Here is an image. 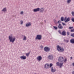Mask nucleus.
Masks as SVG:
<instances>
[{"label": "nucleus", "mask_w": 74, "mask_h": 74, "mask_svg": "<svg viewBox=\"0 0 74 74\" xmlns=\"http://www.w3.org/2000/svg\"><path fill=\"white\" fill-rule=\"evenodd\" d=\"M62 34L64 36H66V32H65V31H63L62 33Z\"/></svg>", "instance_id": "obj_19"}, {"label": "nucleus", "mask_w": 74, "mask_h": 74, "mask_svg": "<svg viewBox=\"0 0 74 74\" xmlns=\"http://www.w3.org/2000/svg\"><path fill=\"white\" fill-rule=\"evenodd\" d=\"M54 22H55V23H56V20H55Z\"/></svg>", "instance_id": "obj_43"}, {"label": "nucleus", "mask_w": 74, "mask_h": 74, "mask_svg": "<svg viewBox=\"0 0 74 74\" xmlns=\"http://www.w3.org/2000/svg\"><path fill=\"white\" fill-rule=\"evenodd\" d=\"M61 48V47L59 45L57 46V49L58 51H59Z\"/></svg>", "instance_id": "obj_14"}, {"label": "nucleus", "mask_w": 74, "mask_h": 74, "mask_svg": "<svg viewBox=\"0 0 74 74\" xmlns=\"http://www.w3.org/2000/svg\"><path fill=\"white\" fill-rule=\"evenodd\" d=\"M72 28H73V27H69V29H71Z\"/></svg>", "instance_id": "obj_40"}, {"label": "nucleus", "mask_w": 74, "mask_h": 74, "mask_svg": "<svg viewBox=\"0 0 74 74\" xmlns=\"http://www.w3.org/2000/svg\"><path fill=\"white\" fill-rule=\"evenodd\" d=\"M32 25V23L30 22H28L25 25L26 27H30Z\"/></svg>", "instance_id": "obj_8"}, {"label": "nucleus", "mask_w": 74, "mask_h": 74, "mask_svg": "<svg viewBox=\"0 0 74 74\" xmlns=\"http://www.w3.org/2000/svg\"><path fill=\"white\" fill-rule=\"evenodd\" d=\"M40 9L39 8L35 9L33 10V11L34 12H38L40 11Z\"/></svg>", "instance_id": "obj_9"}, {"label": "nucleus", "mask_w": 74, "mask_h": 74, "mask_svg": "<svg viewBox=\"0 0 74 74\" xmlns=\"http://www.w3.org/2000/svg\"><path fill=\"white\" fill-rule=\"evenodd\" d=\"M20 23L21 25H23V21L22 20H21L20 21Z\"/></svg>", "instance_id": "obj_25"}, {"label": "nucleus", "mask_w": 74, "mask_h": 74, "mask_svg": "<svg viewBox=\"0 0 74 74\" xmlns=\"http://www.w3.org/2000/svg\"><path fill=\"white\" fill-rule=\"evenodd\" d=\"M26 39H27L26 36H24L23 38V41H25V40H26Z\"/></svg>", "instance_id": "obj_17"}, {"label": "nucleus", "mask_w": 74, "mask_h": 74, "mask_svg": "<svg viewBox=\"0 0 74 74\" xmlns=\"http://www.w3.org/2000/svg\"><path fill=\"white\" fill-rule=\"evenodd\" d=\"M36 59L38 61L40 62L42 60V57L40 56H38L36 58Z\"/></svg>", "instance_id": "obj_6"}, {"label": "nucleus", "mask_w": 74, "mask_h": 74, "mask_svg": "<svg viewBox=\"0 0 74 74\" xmlns=\"http://www.w3.org/2000/svg\"><path fill=\"white\" fill-rule=\"evenodd\" d=\"M64 41H65L66 42H69V40H64Z\"/></svg>", "instance_id": "obj_32"}, {"label": "nucleus", "mask_w": 74, "mask_h": 74, "mask_svg": "<svg viewBox=\"0 0 74 74\" xmlns=\"http://www.w3.org/2000/svg\"><path fill=\"white\" fill-rule=\"evenodd\" d=\"M9 40H10V42L13 43L16 40V38L15 36H13L12 35H11L9 36Z\"/></svg>", "instance_id": "obj_1"}, {"label": "nucleus", "mask_w": 74, "mask_h": 74, "mask_svg": "<svg viewBox=\"0 0 74 74\" xmlns=\"http://www.w3.org/2000/svg\"><path fill=\"white\" fill-rule=\"evenodd\" d=\"M58 32H59V33H60V34H61V32L59 30V31H58Z\"/></svg>", "instance_id": "obj_38"}, {"label": "nucleus", "mask_w": 74, "mask_h": 74, "mask_svg": "<svg viewBox=\"0 0 74 74\" xmlns=\"http://www.w3.org/2000/svg\"><path fill=\"white\" fill-rule=\"evenodd\" d=\"M72 21H73V22H74V18H72Z\"/></svg>", "instance_id": "obj_36"}, {"label": "nucleus", "mask_w": 74, "mask_h": 74, "mask_svg": "<svg viewBox=\"0 0 74 74\" xmlns=\"http://www.w3.org/2000/svg\"><path fill=\"white\" fill-rule=\"evenodd\" d=\"M20 58L21 59H23V60H25L26 59V56H25L23 55L21 57H20Z\"/></svg>", "instance_id": "obj_10"}, {"label": "nucleus", "mask_w": 74, "mask_h": 74, "mask_svg": "<svg viewBox=\"0 0 74 74\" xmlns=\"http://www.w3.org/2000/svg\"><path fill=\"white\" fill-rule=\"evenodd\" d=\"M72 65L73 66H74V62L72 63Z\"/></svg>", "instance_id": "obj_39"}, {"label": "nucleus", "mask_w": 74, "mask_h": 74, "mask_svg": "<svg viewBox=\"0 0 74 74\" xmlns=\"http://www.w3.org/2000/svg\"><path fill=\"white\" fill-rule=\"evenodd\" d=\"M42 39V36L41 35L38 34L36 37V40H41Z\"/></svg>", "instance_id": "obj_2"}, {"label": "nucleus", "mask_w": 74, "mask_h": 74, "mask_svg": "<svg viewBox=\"0 0 74 74\" xmlns=\"http://www.w3.org/2000/svg\"><path fill=\"white\" fill-rule=\"evenodd\" d=\"M71 1V0H67V3L68 4H69L70 3V2Z\"/></svg>", "instance_id": "obj_23"}, {"label": "nucleus", "mask_w": 74, "mask_h": 74, "mask_svg": "<svg viewBox=\"0 0 74 74\" xmlns=\"http://www.w3.org/2000/svg\"><path fill=\"white\" fill-rule=\"evenodd\" d=\"M53 27L56 30L58 29V27L56 26H53Z\"/></svg>", "instance_id": "obj_27"}, {"label": "nucleus", "mask_w": 74, "mask_h": 74, "mask_svg": "<svg viewBox=\"0 0 74 74\" xmlns=\"http://www.w3.org/2000/svg\"><path fill=\"white\" fill-rule=\"evenodd\" d=\"M70 20V17H68L67 19V17H65L64 18V21H65V23H66V22H69Z\"/></svg>", "instance_id": "obj_4"}, {"label": "nucleus", "mask_w": 74, "mask_h": 74, "mask_svg": "<svg viewBox=\"0 0 74 74\" xmlns=\"http://www.w3.org/2000/svg\"><path fill=\"white\" fill-rule=\"evenodd\" d=\"M40 48H41V49H42V48H43V46H40Z\"/></svg>", "instance_id": "obj_33"}, {"label": "nucleus", "mask_w": 74, "mask_h": 74, "mask_svg": "<svg viewBox=\"0 0 74 74\" xmlns=\"http://www.w3.org/2000/svg\"><path fill=\"white\" fill-rule=\"evenodd\" d=\"M72 14L73 16H74V12H72Z\"/></svg>", "instance_id": "obj_34"}, {"label": "nucleus", "mask_w": 74, "mask_h": 74, "mask_svg": "<svg viewBox=\"0 0 74 74\" xmlns=\"http://www.w3.org/2000/svg\"><path fill=\"white\" fill-rule=\"evenodd\" d=\"M67 34L68 35H69L70 34L69 33V32H67Z\"/></svg>", "instance_id": "obj_41"}, {"label": "nucleus", "mask_w": 74, "mask_h": 74, "mask_svg": "<svg viewBox=\"0 0 74 74\" xmlns=\"http://www.w3.org/2000/svg\"><path fill=\"white\" fill-rule=\"evenodd\" d=\"M66 61H67V59L65 58L64 60V61L63 62H64V63H66Z\"/></svg>", "instance_id": "obj_26"}, {"label": "nucleus", "mask_w": 74, "mask_h": 74, "mask_svg": "<svg viewBox=\"0 0 74 74\" xmlns=\"http://www.w3.org/2000/svg\"><path fill=\"white\" fill-rule=\"evenodd\" d=\"M71 32H74V29H73L71 30Z\"/></svg>", "instance_id": "obj_37"}, {"label": "nucleus", "mask_w": 74, "mask_h": 74, "mask_svg": "<svg viewBox=\"0 0 74 74\" xmlns=\"http://www.w3.org/2000/svg\"><path fill=\"white\" fill-rule=\"evenodd\" d=\"M44 10V9L43 8H42L40 10V12H43Z\"/></svg>", "instance_id": "obj_20"}, {"label": "nucleus", "mask_w": 74, "mask_h": 74, "mask_svg": "<svg viewBox=\"0 0 74 74\" xmlns=\"http://www.w3.org/2000/svg\"><path fill=\"white\" fill-rule=\"evenodd\" d=\"M61 23V21L60 20L58 22V24H60Z\"/></svg>", "instance_id": "obj_29"}, {"label": "nucleus", "mask_w": 74, "mask_h": 74, "mask_svg": "<svg viewBox=\"0 0 74 74\" xmlns=\"http://www.w3.org/2000/svg\"><path fill=\"white\" fill-rule=\"evenodd\" d=\"M64 51V49L63 48H62L60 49V50H59V52H63Z\"/></svg>", "instance_id": "obj_16"}, {"label": "nucleus", "mask_w": 74, "mask_h": 74, "mask_svg": "<svg viewBox=\"0 0 74 74\" xmlns=\"http://www.w3.org/2000/svg\"><path fill=\"white\" fill-rule=\"evenodd\" d=\"M51 71H52V72H53V73H54V72H55V71H56V70L55 69H53V67H52Z\"/></svg>", "instance_id": "obj_18"}, {"label": "nucleus", "mask_w": 74, "mask_h": 74, "mask_svg": "<svg viewBox=\"0 0 74 74\" xmlns=\"http://www.w3.org/2000/svg\"><path fill=\"white\" fill-rule=\"evenodd\" d=\"M71 36L72 37H74V34H71Z\"/></svg>", "instance_id": "obj_31"}, {"label": "nucleus", "mask_w": 74, "mask_h": 74, "mask_svg": "<svg viewBox=\"0 0 74 74\" xmlns=\"http://www.w3.org/2000/svg\"><path fill=\"white\" fill-rule=\"evenodd\" d=\"M63 63H59V62H58L56 63V64L58 66H60V68H62V67L63 66Z\"/></svg>", "instance_id": "obj_3"}, {"label": "nucleus", "mask_w": 74, "mask_h": 74, "mask_svg": "<svg viewBox=\"0 0 74 74\" xmlns=\"http://www.w3.org/2000/svg\"><path fill=\"white\" fill-rule=\"evenodd\" d=\"M44 67L45 69H48L49 67V65L48 64H46L45 65Z\"/></svg>", "instance_id": "obj_11"}, {"label": "nucleus", "mask_w": 74, "mask_h": 74, "mask_svg": "<svg viewBox=\"0 0 74 74\" xmlns=\"http://www.w3.org/2000/svg\"><path fill=\"white\" fill-rule=\"evenodd\" d=\"M29 55H30V53H26V56L27 57H28L29 56Z\"/></svg>", "instance_id": "obj_22"}, {"label": "nucleus", "mask_w": 74, "mask_h": 74, "mask_svg": "<svg viewBox=\"0 0 74 74\" xmlns=\"http://www.w3.org/2000/svg\"><path fill=\"white\" fill-rule=\"evenodd\" d=\"M61 21H64V17H62L61 18Z\"/></svg>", "instance_id": "obj_24"}, {"label": "nucleus", "mask_w": 74, "mask_h": 74, "mask_svg": "<svg viewBox=\"0 0 74 74\" xmlns=\"http://www.w3.org/2000/svg\"><path fill=\"white\" fill-rule=\"evenodd\" d=\"M53 64H50V67H52V66Z\"/></svg>", "instance_id": "obj_35"}, {"label": "nucleus", "mask_w": 74, "mask_h": 74, "mask_svg": "<svg viewBox=\"0 0 74 74\" xmlns=\"http://www.w3.org/2000/svg\"><path fill=\"white\" fill-rule=\"evenodd\" d=\"M58 28L59 29H63V26L61 24H59L58 25Z\"/></svg>", "instance_id": "obj_15"}, {"label": "nucleus", "mask_w": 74, "mask_h": 74, "mask_svg": "<svg viewBox=\"0 0 74 74\" xmlns=\"http://www.w3.org/2000/svg\"><path fill=\"white\" fill-rule=\"evenodd\" d=\"M71 43H74V39H72L71 40Z\"/></svg>", "instance_id": "obj_21"}, {"label": "nucleus", "mask_w": 74, "mask_h": 74, "mask_svg": "<svg viewBox=\"0 0 74 74\" xmlns=\"http://www.w3.org/2000/svg\"><path fill=\"white\" fill-rule=\"evenodd\" d=\"M7 11V8H4L2 10V11L3 12H6Z\"/></svg>", "instance_id": "obj_13"}, {"label": "nucleus", "mask_w": 74, "mask_h": 74, "mask_svg": "<svg viewBox=\"0 0 74 74\" xmlns=\"http://www.w3.org/2000/svg\"><path fill=\"white\" fill-rule=\"evenodd\" d=\"M63 26H66V24L64 23H62Z\"/></svg>", "instance_id": "obj_28"}, {"label": "nucleus", "mask_w": 74, "mask_h": 74, "mask_svg": "<svg viewBox=\"0 0 74 74\" xmlns=\"http://www.w3.org/2000/svg\"><path fill=\"white\" fill-rule=\"evenodd\" d=\"M71 59H73V57H71Z\"/></svg>", "instance_id": "obj_44"}, {"label": "nucleus", "mask_w": 74, "mask_h": 74, "mask_svg": "<svg viewBox=\"0 0 74 74\" xmlns=\"http://www.w3.org/2000/svg\"><path fill=\"white\" fill-rule=\"evenodd\" d=\"M58 61H59L60 62H63L64 61V58L62 57H60L59 58Z\"/></svg>", "instance_id": "obj_7"}, {"label": "nucleus", "mask_w": 74, "mask_h": 74, "mask_svg": "<svg viewBox=\"0 0 74 74\" xmlns=\"http://www.w3.org/2000/svg\"><path fill=\"white\" fill-rule=\"evenodd\" d=\"M72 74H74V71H73V72H72Z\"/></svg>", "instance_id": "obj_42"}, {"label": "nucleus", "mask_w": 74, "mask_h": 74, "mask_svg": "<svg viewBox=\"0 0 74 74\" xmlns=\"http://www.w3.org/2000/svg\"><path fill=\"white\" fill-rule=\"evenodd\" d=\"M44 50L45 52H49L50 51V48L47 47H45L44 48Z\"/></svg>", "instance_id": "obj_5"}, {"label": "nucleus", "mask_w": 74, "mask_h": 74, "mask_svg": "<svg viewBox=\"0 0 74 74\" xmlns=\"http://www.w3.org/2000/svg\"><path fill=\"white\" fill-rule=\"evenodd\" d=\"M20 14H21V15H22V14H23V11H21V12H20Z\"/></svg>", "instance_id": "obj_30"}, {"label": "nucleus", "mask_w": 74, "mask_h": 74, "mask_svg": "<svg viewBox=\"0 0 74 74\" xmlns=\"http://www.w3.org/2000/svg\"><path fill=\"white\" fill-rule=\"evenodd\" d=\"M53 56L52 55H49L48 57V59L51 60H52L53 59Z\"/></svg>", "instance_id": "obj_12"}]
</instances>
